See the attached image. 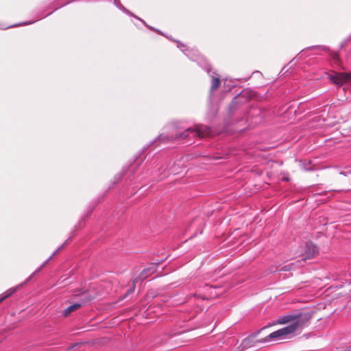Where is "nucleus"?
<instances>
[{
  "label": "nucleus",
  "mask_w": 351,
  "mask_h": 351,
  "mask_svg": "<svg viewBox=\"0 0 351 351\" xmlns=\"http://www.w3.org/2000/svg\"><path fill=\"white\" fill-rule=\"evenodd\" d=\"M214 74H215V73H213V74H212V75H214ZM215 75H217V73H215Z\"/></svg>",
  "instance_id": "21"
},
{
  "label": "nucleus",
  "mask_w": 351,
  "mask_h": 351,
  "mask_svg": "<svg viewBox=\"0 0 351 351\" xmlns=\"http://www.w3.org/2000/svg\"><path fill=\"white\" fill-rule=\"evenodd\" d=\"M80 306H81V304L79 303H75L72 305H70L69 306H68L67 308H66L64 310L63 314L64 315V316H67L71 312L75 311L77 310L78 308H80Z\"/></svg>",
  "instance_id": "9"
},
{
  "label": "nucleus",
  "mask_w": 351,
  "mask_h": 351,
  "mask_svg": "<svg viewBox=\"0 0 351 351\" xmlns=\"http://www.w3.org/2000/svg\"><path fill=\"white\" fill-rule=\"evenodd\" d=\"M31 23H32V22H26V23H23V25H29Z\"/></svg>",
  "instance_id": "19"
},
{
  "label": "nucleus",
  "mask_w": 351,
  "mask_h": 351,
  "mask_svg": "<svg viewBox=\"0 0 351 351\" xmlns=\"http://www.w3.org/2000/svg\"><path fill=\"white\" fill-rule=\"evenodd\" d=\"M16 291V288L8 289L6 292L0 295V302H3L5 299L14 294Z\"/></svg>",
  "instance_id": "11"
},
{
  "label": "nucleus",
  "mask_w": 351,
  "mask_h": 351,
  "mask_svg": "<svg viewBox=\"0 0 351 351\" xmlns=\"http://www.w3.org/2000/svg\"><path fill=\"white\" fill-rule=\"evenodd\" d=\"M204 69H205V70L207 71V73H208V74H210V71H211V69H210V66H209L208 64H206V65L205 66Z\"/></svg>",
  "instance_id": "14"
},
{
  "label": "nucleus",
  "mask_w": 351,
  "mask_h": 351,
  "mask_svg": "<svg viewBox=\"0 0 351 351\" xmlns=\"http://www.w3.org/2000/svg\"><path fill=\"white\" fill-rule=\"evenodd\" d=\"M309 317L307 315L297 314V315H286L279 317L277 323L280 324H285L287 323H292L295 322L299 318Z\"/></svg>",
  "instance_id": "5"
},
{
  "label": "nucleus",
  "mask_w": 351,
  "mask_h": 351,
  "mask_svg": "<svg viewBox=\"0 0 351 351\" xmlns=\"http://www.w3.org/2000/svg\"><path fill=\"white\" fill-rule=\"evenodd\" d=\"M159 139L162 140L163 141H166V136H165L163 135H160V137H159Z\"/></svg>",
  "instance_id": "15"
},
{
  "label": "nucleus",
  "mask_w": 351,
  "mask_h": 351,
  "mask_svg": "<svg viewBox=\"0 0 351 351\" xmlns=\"http://www.w3.org/2000/svg\"><path fill=\"white\" fill-rule=\"evenodd\" d=\"M138 282V280L136 278H135L134 280H133V287L132 288H131L130 290H129V292L128 293V294H129L130 293L132 292L133 290L134 289V287H135V284Z\"/></svg>",
  "instance_id": "13"
},
{
  "label": "nucleus",
  "mask_w": 351,
  "mask_h": 351,
  "mask_svg": "<svg viewBox=\"0 0 351 351\" xmlns=\"http://www.w3.org/2000/svg\"><path fill=\"white\" fill-rule=\"evenodd\" d=\"M56 254V252H55L46 261L45 263H47L49 260H51L52 258V257Z\"/></svg>",
  "instance_id": "18"
},
{
  "label": "nucleus",
  "mask_w": 351,
  "mask_h": 351,
  "mask_svg": "<svg viewBox=\"0 0 351 351\" xmlns=\"http://www.w3.org/2000/svg\"><path fill=\"white\" fill-rule=\"evenodd\" d=\"M297 262H298V263H299V264H298V266H300V265H301V266H302V265H303V263H304V261H301V259H300V260H298Z\"/></svg>",
  "instance_id": "16"
},
{
  "label": "nucleus",
  "mask_w": 351,
  "mask_h": 351,
  "mask_svg": "<svg viewBox=\"0 0 351 351\" xmlns=\"http://www.w3.org/2000/svg\"><path fill=\"white\" fill-rule=\"evenodd\" d=\"M166 138H167V141H172V140H173V138H170V139H169V138H167V137H166Z\"/></svg>",
  "instance_id": "20"
},
{
  "label": "nucleus",
  "mask_w": 351,
  "mask_h": 351,
  "mask_svg": "<svg viewBox=\"0 0 351 351\" xmlns=\"http://www.w3.org/2000/svg\"><path fill=\"white\" fill-rule=\"evenodd\" d=\"M115 3H116V5H117L119 9L122 10H123V12H125V13H127V14H129L132 15V14H131V13H130L128 10H126V9H125V8L122 5H121L119 3H116V2H115Z\"/></svg>",
  "instance_id": "12"
},
{
  "label": "nucleus",
  "mask_w": 351,
  "mask_h": 351,
  "mask_svg": "<svg viewBox=\"0 0 351 351\" xmlns=\"http://www.w3.org/2000/svg\"><path fill=\"white\" fill-rule=\"evenodd\" d=\"M317 252V247L313 243H306L304 247V252L301 254V261H306L307 259L312 258Z\"/></svg>",
  "instance_id": "4"
},
{
  "label": "nucleus",
  "mask_w": 351,
  "mask_h": 351,
  "mask_svg": "<svg viewBox=\"0 0 351 351\" xmlns=\"http://www.w3.org/2000/svg\"><path fill=\"white\" fill-rule=\"evenodd\" d=\"M282 269L287 271V270L291 269V268L288 267V266H285L284 267L282 268Z\"/></svg>",
  "instance_id": "17"
},
{
  "label": "nucleus",
  "mask_w": 351,
  "mask_h": 351,
  "mask_svg": "<svg viewBox=\"0 0 351 351\" xmlns=\"http://www.w3.org/2000/svg\"><path fill=\"white\" fill-rule=\"evenodd\" d=\"M181 44L180 43H178V47L179 48L181 49L182 51H186L185 53L186 55L191 60H194V61H197L198 59L200 58V56L198 53L197 51L196 50H194V49H191V50H188V49H183L181 48Z\"/></svg>",
  "instance_id": "6"
},
{
  "label": "nucleus",
  "mask_w": 351,
  "mask_h": 351,
  "mask_svg": "<svg viewBox=\"0 0 351 351\" xmlns=\"http://www.w3.org/2000/svg\"><path fill=\"white\" fill-rule=\"evenodd\" d=\"M189 132L193 133L194 136L204 137L210 134L211 128L206 125H196L194 128H189L186 129L184 133L179 136L176 135V138H184L189 135Z\"/></svg>",
  "instance_id": "2"
},
{
  "label": "nucleus",
  "mask_w": 351,
  "mask_h": 351,
  "mask_svg": "<svg viewBox=\"0 0 351 351\" xmlns=\"http://www.w3.org/2000/svg\"><path fill=\"white\" fill-rule=\"evenodd\" d=\"M328 78L332 83L341 86L346 82H351V73H335L328 74Z\"/></svg>",
  "instance_id": "3"
},
{
  "label": "nucleus",
  "mask_w": 351,
  "mask_h": 351,
  "mask_svg": "<svg viewBox=\"0 0 351 351\" xmlns=\"http://www.w3.org/2000/svg\"><path fill=\"white\" fill-rule=\"evenodd\" d=\"M309 323V317L299 318L289 326L280 328L285 339L293 335L296 330H302L307 326Z\"/></svg>",
  "instance_id": "1"
},
{
  "label": "nucleus",
  "mask_w": 351,
  "mask_h": 351,
  "mask_svg": "<svg viewBox=\"0 0 351 351\" xmlns=\"http://www.w3.org/2000/svg\"><path fill=\"white\" fill-rule=\"evenodd\" d=\"M155 271L154 266L149 267L148 268L144 269L139 276V278L141 280L146 279L148 276L153 274Z\"/></svg>",
  "instance_id": "8"
},
{
  "label": "nucleus",
  "mask_w": 351,
  "mask_h": 351,
  "mask_svg": "<svg viewBox=\"0 0 351 351\" xmlns=\"http://www.w3.org/2000/svg\"><path fill=\"white\" fill-rule=\"evenodd\" d=\"M210 76L212 77L210 91L213 92L219 86L220 80L218 76H215L213 75H210Z\"/></svg>",
  "instance_id": "10"
},
{
  "label": "nucleus",
  "mask_w": 351,
  "mask_h": 351,
  "mask_svg": "<svg viewBox=\"0 0 351 351\" xmlns=\"http://www.w3.org/2000/svg\"><path fill=\"white\" fill-rule=\"evenodd\" d=\"M266 339L275 341L285 339L280 329L271 332L266 337Z\"/></svg>",
  "instance_id": "7"
}]
</instances>
